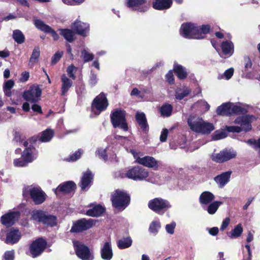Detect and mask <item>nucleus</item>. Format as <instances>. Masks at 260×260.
I'll list each match as a JSON object with an SVG mask.
<instances>
[{"instance_id": "16", "label": "nucleus", "mask_w": 260, "mask_h": 260, "mask_svg": "<svg viewBox=\"0 0 260 260\" xmlns=\"http://www.w3.org/2000/svg\"><path fill=\"white\" fill-rule=\"evenodd\" d=\"M255 119L253 115H246L239 116L234 121L235 124L240 125L241 131L248 132L251 129V122Z\"/></svg>"}, {"instance_id": "10", "label": "nucleus", "mask_w": 260, "mask_h": 260, "mask_svg": "<svg viewBox=\"0 0 260 260\" xmlns=\"http://www.w3.org/2000/svg\"><path fill=\"white\" fill-rule=\"evenodd\" d=\"M73 246L77 255L82 260H93L94 256L89 248L81 242L73 240Z\"/></svg>"}, {"instance_id": "34", "label": "nucleus", "mask_w": 260, "mask_h": 260, "mask_svg": "<svg viewBox=\"0 0 260 260\" xmlns=\"http://www.w3.org/2000/svg\"><path fill=\"white\" fill-rule=\"evenodd\" d=\"M105 209L101 205H98L92 208L87 210L86 214L89 216L98 217L102 215L105 212Z\"/></svg>"}, {"instance_id": "11", "label": "nucleus", "mask_w": 260, "mask_h": 260, "mask_svg": "<svg viewBox=\"0 0 260 260\" xmlns=\"http://www.w3.org/2000/svg\"><path fill=\"white\" fill-rule=\"evenodd\" d=\"M108 105L106 94L102 92L93 101L91 106L92 111L95 114L99 115L101 112L107 109Z\"/></svg>"}, {"instance_id": "25", "label": "nucleus", "mask_w": 260, "mask_h": 260, "mask_svg": "<svg viewBox=\"0 0 260 260\" xmlns=\"http://www.w3.org/2000/svg\"><path fill=\"white\" fill-rule=\"evenodd\" d=\"M231 174V171L223 172L215 177L214 180L218 187L222 188L230 181Z\"/></svg>"}, {"instance_id": "31", "label": "nucleus", "mask_w": 260, "mask_h": 260, "mask_svg": "<svg viewBox=\"0 0 260 260\" xmlns=\"http://www.w3.org/2000/svg\"><path fill=\"white\" fill-rule=\"evenodd\" d=\"M216 113L221 116L231 115V103H225L218 106L216 109Z\"/></svg>"}, {"instance_id": "29", "label": "nucleus", "mask_w": 260, "mask_h": 260, "mask_svg": "<svg viewBox=\"0 0 260 260\" xmlns=\"http://www.w3.org/2000/svg\"><path fill=\"white\" fill-rule=\"evenodd\" d=\"M172 5V0H156L153 3V8L158 10H164L169 9Z\"/></svg>"}, {"instance_id": "41", "label": "nucleus", "mask_w": 260, "mask_h": 260, "mask_svg": "<svg viewBox=\"0 0 260 260\" xmlns=\"http://www.w3.org/2000/svg\"><path fill=\"white\" fill-rule=\"evenodd\" d=\"M173 111V107L171 104H165L160 108V113L163 117H170Z\"/></svg>"}, {"instance_id": "60", "label": "nucleus", "mask_w": 260, "mask_h": 260, "mask_svg": "<svg viewBox=\"0 0 260 260\" xmlns=\"http://www.w3.org/2000/svg\"><path fill=\"white\" fill-rule=\"evenodd\" d=\"M198 27L202 36H203L204 37L205 35L208 33L209 31L210 26L208 25H203L202 26Z\"/></svg>"}, {"instance_id": "51", "label": "nucleus", "mask_w": 260, "mask_h": 260, "mask_svg": "<svg viewBox=\"0 0 260 260\" xmlns=\"http://www.w3.org/2000/svg\"><path fill=\"white\" fill-rule=\"evenodd\" d=\"M234 74V69L231 68L226 70L222 75L219 76L218 79L224 78L226 80H229L232 78Z\"/></svg>"}, {"instance_id": "39", "label": "nucleus", "mask_w": 260, "mask_h": 260, "mask_svg": "<svg viewBox=\"0 0 260 260\" xmlns=\"http://www.w3.org/2000/svg\"><path fill=\"white\" fill-rule=\"evenodd\" d=\"M54 135L53 131L51 129H47L43 131L39 138L42 142H48L53 138Z\"/></svg>"}, {"instance_id": "55", "label": "nucleus", "mask_w": 260, "mask_h": 260, "mask_svg": "<svg viewBox=\"0 0 260 260\" xmlns=\"http://www.w3.org/2000/svg\"><path fill=\"white\" fill-rule=\"evenodd\" d=\"M3 258L5 260H14L15 251L14 250L7 251L5 252Z\"/></svg>"}, {"instance_id": "63", "label": "nucleus", "mask_w": 260, "mask_h": 260, "mask_svg": "<svg viewBox=\"0 0 260 260\" xmlns=\"http://www.w3.org/2000/svg\"><path fill=\"white\" fill-rule=\"evenodd\" d=\"M168 135V131L167 128L162 129L160 136V141L162 142H166Z\"/></svg>"}, {"instance_id": "53", "label": "nucleus", "mask_w": 260, "mask_h": 260, "mask_svg": "<svg viewBox=\"0 0 260 260\" xmlns=\"http://www.w3.org/2000/svg\"><path fill=\"white\" fill-rule=\"evenodd\" d=\"M77 70V68L75 67L73 64H71L69 66L67 69V72L68 75L73 80H75L76 79V76L74 74V71H76Z\"/></svg>"}, {"instance_id": "27", "label": "nucleus", "mask_w": 260, "mask_h": 260, "mask_svg": "<svg viewBox=\"0 0 260 260\" xmlns=\"http://www.w3.org/2000/svg\"><path fill=\"white\" fill-rule=\"evenodd\" d=\"M136 119L143 132L147 133L149 130V126L145 114L143 112H137Z\"/></svg>"}, {"instance_id": "52", "label": "nucleus", "mask_w": 260, "mask_h": 260, "mask_svg": "<svg viewBox=\"0 0 260 260\" xmlns=\"http://www.w3.org/2000/svg\"><path fill=\"white\" fill-rule=\"evenodd\" d=\"M98 78L97 75L93 72L92 70L90 71L89 79V84L91 86H94L98 83Z\"/></svg>"}, {"instance_id": "19", "label": "nucleus", "mask_w": 260, "mask_h": 260, "mask_svg": "<svg viewBox=\"0 0 260 260\" xmlns=\"http://www.w3.org/2000/svg\"><path fill=\"white\" fill-rule=\"evenodd\" d=\"M72 28L77 34L85 37L89 33V25L88 23L76 20L73 24Z\"/></svg>"}, {"instance_id": "13", "label": "nucleus", "mask_w": 260, "mask_h": 260, "mask_svg": "<svg viewBox=\"0 0 260 260\" xmlns=\"http://www.w3.org/2000/svg\"><path fill=\"white\" fill-rule=\"evenodd\" d=\"M95 222L93 219L82 218L74 222L71 229L72 233H79L91 228Z\"/></svg>"}, {"instance_id": "14", "label": "nucleus", "mask_w": 260, "mask_h": 260, "mask_svg": "<svg viewBox=\"0 0 260 260\" xmlns=\"http://www.w3.org/2000/svg\"><path fill=\"white\" fill-rule=\"evenodd\" d=\"M237 153L232 149H225L218 153H214L211 155L212 159L216 162H223L229 160L236 156Z\"/></svg>"}, {"instance_id": "44", "label": "nucleus", "mask_w": 260, "mask_h": 260, "mask_svg": "<svg viewBox=\"0 0 260 260\" xmlns=\"http://www.w3.org/2000/svg\"><path fill=\"white\" fill-rule=\"evenodd\" d=\"M12 37L14 40L19 44L23 43L25 41L24 35L22 32L19 29L13 30Z\"/></svg>"}, {"instance_id": "20", "label": "nucleus", "mask_w": 260, "mask_h": 260, "mask_svg": "<svg viewBox=\"0 0 260 260\" xmlns=\"http://www.w3.org/2000/svg\"><path fill=\"white\" fill-rule=\"evenodd\" d=\"M35 24L36 27L44 31L45 33L50 34L51 36L54 40H57L59 39V36L56 32L50 26L45 24L42 21L37 20L35 21Z\"/></svg>"}, {"instance_id": "32", "label": "nucleus", "mask_w": 260, "mask_h": 260, "mask_svg": "<svg viewBox=\"0 0 260 260\" xmlns=\"http://www.w3.org/2000/svg\"><path fill=\"white\" fill-rule=\"evenodd\" d=\"M214 199L215 197L213 193L206 191L201 193L199 198V201L202 205H206L210 203Z\"/></svg>"}, {"instance_id": "47", "label": "nucleus", "mask_w": 260, "mask_h": 260, "mask_svg": "<svg viewBox=\"0 0 260 260\" xmlns=\"http://www.w3.org/2000/svg\"><path fill=\"white\" fill-rule=\"evenodd\" d=\"M81 57L83 58L84 62H88L94 58V55L90 53L87 49H84L81 51Z\"/></svg>"}, {"instance_id": "49", "label": "nucleus", "mask_w": 260, "mask_h": 260, "mask_svg": "<svg viewBox=\"0 0 260 260\" xmlns=\"http://www.w3.org/2000/svg\"><path fill=\"white\" fill-rule=\"evenodd\" d=\"M227 136L226 132L223 130L216 131L212 136L213 140H218L225 138Z\"/></svg>"}, {"instance_id": "4", "label": "nucleus", "mask_w": 260, "mask_h": 260, "mask_svg": "<svg viewBox=\"0 0 260 260\" xmlns=\"http://www.w3.org/2000/svg\"><path fill=\"white\" fill-rule=\"evenodd\" d=\"M125 111L117 109L113 111L110 116L111 123L114 127H119L124 132L128 131V127L126 122Z\"/></svg>"}, {"instance_id": "43", "label": "nucleus", "mask_w": 260, "mask_h": 260, "mask_svg": "<svg viewBox=\"0 0 260 260\" xmlns=\"http://www.w3.org/2000/svg\"><path fill=\"white\" fill-rule=\"evenodd\" d=\"M14 85L12 80L6 81L3 85V91L6 96L10 97L12 95L11 89Z\"/></svg>"}, {"instance_id": "2", "label": "nucleus", "mask_w": 260, "mask_h": 260, "mask_svg": "<svg viewBox=\"0 0 260 260\" xmlns=\"http://www.w3.org/2000/svg\"><path fill=\"white\" fill-rule=\"evenodd\" d=\"M130 196L124 190H116L111 195V200L114 207L123 210L129 205Z\"/></svg>"}, {"instance_id": "22", "label": "nucleus", "mask_w": 260, "mask_h": 260, "mask_svg": "<svg viewBox=\"0 0 260 260\" xmlns=\"http://www.w3.org/2000/svg\"><path fill=\"white\" fill-rule=\"evenodd\" d=\"M101 256L104 260H111L112 258L113 253L110 241L105 242L101 247Z\"/></svg>"}, {"instance_id": "48", "label": "nucleus", "mask_w": 260, "mask_h": 260, "mask_svg": "<svg viewBox=\"0 0 260 260\" xmlns=\"http://www.w3.org/2000/svg\"><path fill=\"white\" fill-rule=\"evenodd\" d=\"M160 228V223L158 220H155L151 222L149 230L150 233L156 234Z\"/></svg>"}, {"instance_id": "59", "label": "nucleus", "mask_w": 260, "mask_h": 260, "mask_svg": "<svg viewBox=\"0 0 260 260\" xmlns=\"http://www.w3.org/2000/svg\"><path fill=\"white\" fill-rule=\"evenodd\" d=\"M96 153L99 156L104 160H106L107 159V156L106 154V149L103 148H99L97 150Z\"/></svg>"}, {"instance_id": "58", "label": "nucleus", "mask_w": 260, "mask_h": 260, "mask_svg": "<svg viewBox=\"0 0 260 260\" xmlns=\"http://www.w3.org/2000/svg\"><path fill=\"white\" fill-rule=\"evenodd\" d=\"M63 54L62 52L58 51L56 52L53 56L51 60V63L52 64H55L57 61L59 60Z\"/></svg>"}, {"instance_id": "3", "label": "nucleus", "mask_w": 260, "mask_h": 260, "mask_svg": "<svg viewBox=\"0 0 260 260\" xmlns=\"http://www.w3.org/2000/svg\"><path fill=\"white\" fill-rule=\"evenodd\" d=\"M180 34L181 36L186 39H203L200 32L198 26L191 23H185L181 25Z\"/></svg>"}, {"instance_id": "42", "label": "nucleus", "mask_w": 260, "mask_h": 260, "mask_svg": "<svg viewBox=\"0 0 260 260\" xmlns=\"http://www.w3.org/2000/svg\"><path fill=\"white\" fill-rule=\"evenodd\" d=\"M191 92V90L188 87L178 88L175 92V98L177 100H181L187 96Z\"/></svg>"}, {"instance_id": "46", "label": "nucleus", "mask_w": 260, "mask_h": 260, "mask_svg": "<svg viewBox=\"0 0 260 260\" xmlns=\"http://www.w3.org/2000/svg\"><path fill=\"white\" fill-rule=\"evenodd\" d=\"M243 228L241 224L237 225L233 230H232L230 235H229V237L231 239H235L239 237L242 232Z\"/></svg>"}, {"instance_id": "1", "label": "nucleus", "mask_w": 260, "mask_h": 260, "mask_svg": "<svg viewBox=\"0 0 260 260\" xmlns=\"http://www.w3.org/2000/svg\"><path fill=\"white\" fill-rule=\"evenodd\" d=\"M119 177L123 178L126 177L134 181L147 180L153 183H157V181L149 178L148 171L139 166H136L129 168L126 173L120 172Z\"/></svg>"}, {"instance_id": "28", "label": "nucleus", "mask_w": 260, "mask_h": 260, "mask_svg": "<svg viewBox=\"0 0 260 260\" xmlns=\"http://www.w3.org/2000/svg\"><path fill=\"white\" fill-rule=\"evenodd\" d=\"M222 53L228 57L231 56L234 52V46L230 41H223L221 44Z\"/></svg>"}, {"instance_id": "45", "label": "nucleus", "mask_w": 260, "mask_h": 260, "mask_svg": "<svg viewBox=\"0 0 260 260\" xmlns=\"http://www.w3.org/2000/svg\"><path fill=\"white\" fill-rule=\"evenodd\" d=\"M223 203L220 201H214L209 205L206 210L209 214H214L216 213L219 207Z\"/></svg>"}, {"instance_id": "33", "label": "nucleus", "mask_w": 260, "mask_h": 260, "mask_svg": "<svg viewBox=\"0 0 260 260\" xmlns=\"http://www.w3.org/2000/svg\"><path fill=\"white\" fill-rule=\"evenodd\" d=\"M214 129L215 127L212 123L203 120V122H202L197 133L209 134Z\"/></svg>"}, {"instance_id": "9", "label": "nucleus", "mask_w": 260, "mask_h": 260, "mask_svg": "<svg viewBox=\"0 0 260 260\" xmlns=\"http://www.w3.org/2000/svg\"><path fill=\"white\" fill-rule=\"evenodd\" d=\"M36 141V138H32L23 142V145L26 147V148L23 152L21 156L23 159H26L29 163L33 161L38 157V152L35 147L32 146V143H35Z\"/></svg>"}, {"instance_id": "36", "label": "nucleus", "mask_w": 260, "mask_h": 260, "mask_svg": "<svg viewBox=\"0 0 260 260\" xmlns=\"http://www.w3.org/2000/svg\"><path fill=\"white\" fill-rule=\"evenodd\" d=\"M173 69L177 77L180 79H184L187 77V72L186 69L183 66L175 63L174 64Z\"/></svg>"}, {"instance_id": "5", "label": "nucleus", "mask_w": 260, "mask_h": 260, "mask_svg": "<svg viewBox=\"0 0 260 260\" xmlns=\"http://www.w3.org/2000/svg\"><path fill=\"white\" fill-rule=\"evenodd\" d=\"M31 218L47 226H53L56 225V216L48 214L42 210H34L31 213Z\"/></svg>"}, {"instance_id": "35", "label": "nucleus", "mask_w": 260, "mask_h": 260, "mask_svg": "<svg viewBox=\"0 0 260 260\" xmlns=\"http://www.w3.org/2000/svg\"><path fill=\"white\" fill-rule=\"evenodd\" d=\"M247 112V110L245 105L241 104H234L231 103V115L245 114Z\"/></svg>"}, {"instance_id": "23", "label": "nucleus", "mask_w": 260, "mask_h": 260, "mask_svg": "<svg viewBox=\"0 0 260 260\" xmlns=\"http://www.w3.org/2000/svg\"><path fill=\"white\" fill-rule=\"evenodd\" d=\"M93 178V175L89 170L83 173L80 183V186L82 190H86L91 185Z\"/></svg>"}, {"instance_id": "62", "label": "nucleus", "mask_w": 260, "mask_h": 260, "mask_svg": "<svg viewBox=\"0 0 260 260\" xmlns=\"http://www.w3.org/2000/svg\"><path fill=\"white\" fill-rule=\"evenodd\" d=\"M225 128L229 132L240 133L241 132L239 126H226Z\"/></svg>"}, {"instance_id": "56", "label": "nucleus", "mask_w": 260, "mask_h": 260, "mask_svg": "<svg viewBox=\"0 0 260 260\" xmlns=\"http://www.w3.org/2000/svg\"><path fill=\"white\" fill-rule=\"evenodd\" d=\"M82 153V151L81 149L76 151L74 153L71 155L68 158L69 161H74L78 159Z\"/></svg>"}, {"instance_id": "30", "label": "nucleus", "mask_w": 260, "mask_h": 260, "mask_svg": "<svg viewBox=\"0 0 260 260\" xmlns=\"http://www.w3.org/2000/svg\"><path fill=\"white\" fill-rule=\"evenodd\" d=\"M62 85L61 88V95H65L69 89L72 86L73 82L65 74H63L61 77Z\"/></svg>"}, {"instance_id": "40", "label": "nucleus", "mask_w": 260, "mask_h": 260, "mask_svg": "<svg viewBox=\"0 0 260 260\" xmlns=\"http://www.w3.org/2000/svg\"><path fill=\"white\" fill-rule=\"evenodd\" d=\"M132 244V240L131 237L123 238L118 241L117 246L119 249H123L129 247Z\"/></svg>"}, {"instance_id": "57", "label": "nucleus", "mask_w": 260, "mask_h": 260, "mask_svg": "<svg viewBox=\"0 0 260 260\" xmlns=\"http://www.w3.org/2000/svg\"><path fill=\"white\" fill-rule=\"evenodd\" d=\"M176 224L175 222H172L170 224H167L166 225V230L168 234H173L174 233V229L176 227Z\"/></svg>"}, {"instance_id": "21", "label": "nucleus", "mask_w": 260, "mask_h": 260, "mask_svg": "<svg viewBox=\"0 0 260 260\" xmlns=\"http://www.w3.org/2000/svg\"><path fill=\"white\" fill-rule=\"evenodd\" d=\"M145 2L146 0H128L127 5L133 10L144 12L148 9V7L144 5Z\"/></svg>"}, {"instance_id": "38", "label": "nucleus", "mask_w": 260, "mask_h": 260, "mask_svg": "<svg viewBox=\"0 0 260 260\" xmlns=\"http://www.w3.org/2000/svg\"><path fill=\"white\" fill-rule=\"evenodd\" d=\"M40 55V49L39 47L36 46L34 48L29 60V65L34 66L39 61Z\"/></svg>"}, {"instance_id": "37", "label": "nucleus", "mask_w": 260, "mask_h": 260, "mask_svg": "<svg viewBox=\"0 0 260 260\" xmlns=\"http://www.w3.org/2000/svg\"><path fill=\"white\" fill-rule=\"evenodd\" d=\"M60 34L68 42L72 43L74 40V34L72 30L68 28L59 29Z\"/></svg>"}, {"instance_id": "64", "label": "nucleus", "mask_w": 260, "mask_h": 260, "mask_svg": "<svg viewBox=\"0 0 260 260\" xmlns=\"http://www.w3.org/2000/svg\"><path fill=\"white\" fill-rule=\"evenodd\" d=\"M230 219L229 218H225L221 224V227H220V230L223 231L225 228H227L228 225L230 223Z\"/></svg>"}, {"instance_id": "6", "label": "nucleus", "mask_w": 260, "mask_h": 260, "mask_svg": "<svg viewBox=\"0 0 260 260\" xmlns=\"http://www.w3.org/2000/svg\"><path fill=\"white\" fill-rule=\"evenodd\" d=\"M131 152L133 154L137 163L147 168H152L154 170L157 169L158 167V161L152 156H142V153L137 152L134 149L131 150Z\"/></svg>"}, {"instance_id": "17", "label": "nucleus", "mask_w": 260, "mask_h": 260, "mask_svg": "<svg viewBox=\"0 0 260 260\" xmlns=\"http://www.w3.org/2000/svg\"><path fill=\"white\" fill-rule=\"evenodd\" d=\"M76 186L74 182L68 181L60 184L57 188L53 189V191L57 197L61 194L72 193L75 191Z\"/></svg>"}, {"instance_id": "7", "label": "nucleus", "mask_w": 260, "mask_h": 260, "mask_svg": "<svg viewBox=\"0 0 260 260\" xmlns=\"http://www.w3.org/2000/svg\"><path fill=\"white\" fill-rule=\"evenodd\" d=\"M24 196L29 194L35 203L39 205L43 203L46 200V194L39 186H27L23 191Z\"/></svg>"}, {"instance_id": "24", "label": "nucleus", "mask_w": 260, "mask_h": 260, "mask_svg": "<svg viewBox=\"0 0 260 260\" xmlns=\"http://www.w3.org/2000/svg\"><path fill=\"white\" fill-rule=\"evenodd\" d=\"M203 119L197 115H190L187 119V123L190 128L197 133Z\"/></svg>"}, {"instance_id": "15", "label": "nucleus", "mask_w": 260, "mask_h": 260, "mask_svg": "<svg viewBox=\"0 0 260 260\" xmlns=\"http://www.w3.org/2000/svg\"><path fill=\"white\" fill-rule=\"evenodd\" d=\"M47 245L46 241L42 238L34 241L29 247V250L33 258L39 256L45 250Z\"/></svg>"}, {"instance_id": "18", "label": "nucleus", "mask_w": 260, "mask_h": 260, "mask_svg": "<svg viewBox=\"0 0 260 260\" xmlns=\"http://www.w3.org/2000/svg\"><path fill=\"white\" fill-rule=\"evenodd\" d=\"M20 215V212L19 211H9L2 216L1 222L6 227H10L18 220Z\"/></svg>"}, {"instance_id": "54", "label": "nucleus", "mask_w": 260, "mask_h": 260, "mask_svg": "<svg viewBox=\"0 0 260 260\" xmlns=\"http://www.w3.org/2000/svg\"><path fill=\"white\" fill-rule=\"evenodd\" d=\"M244 71L248 72L252 68V63L251 59L248 56H245L244 58Z\"/></svg>"}, {"instance_id": "61", "label": "nucleus", "mask_w": 260, "mask_h": 260, "mask_svg": "<svg viewBox=\"0 0 260 260\" xmlns=\"http://www.w3.org/2000/svg\"><path fill=\"white\" fill-rule=\"evenodd\" d=\"M167 81L169 84H173L174 81V75L172 71H170L166 75Z\"/></svg>"}, {"instance_id": "50", "label": "nucleus", "mask_w": 260, "mask_h": 260, "mask_svg": "<svg viewBox=\"0 0 260 260\" xmlns=\"http://www.w3.org/2000/svg\"><path fill=\"white\" fill-rule=\"evenodd\" d=\"M29 162L26 159L22 157L14 159L13 165L15 167H26Z\"/></svg>"}, {"instance_id": "12", "label": "nucleus", "mask_w": 260, "mask_h": 260, "mask_svg": "<svg viewBox=\"0 0 260 260\" xmlns=\"http://www.w3.org/2000/svg\"><path fill=\"white\" fill-rule=\"evenodd\" d=\"M41 94L42 90L40 85L35 84L23 92V98L27 102L35 103L40 100Z\"/></svg>"}, {"instance_id": "26", "label": "nucleus", "mask_w": 260, "mask_h": 260, "mask_svg": "<svg viewBox=\"0 0 260 260\" xmlns=\"http://www.w3.org/2000/svg\"><path fill=\"white\" fill-rule=\"evenodd\" d=\"M21 237V235L18 230L12 229L7 233L5 242L7 244H15L19 241Z\"/></svg>"}, {"instance_id": "8", "label": "nucleus", "mask_w": 260, "mask_h": 260, "mask_svg": "<svg viewBox=\"0 0 260 260\" xmlns=\"http://www.w3.org/2000/svg\"><path fill=\"white\" fill-rule=\"evenodd\" d=\"M148 207L156 213L162 214L171 207V205L168 200L161 198H156L148 202Z\"/></svg>"}]
</instances>
